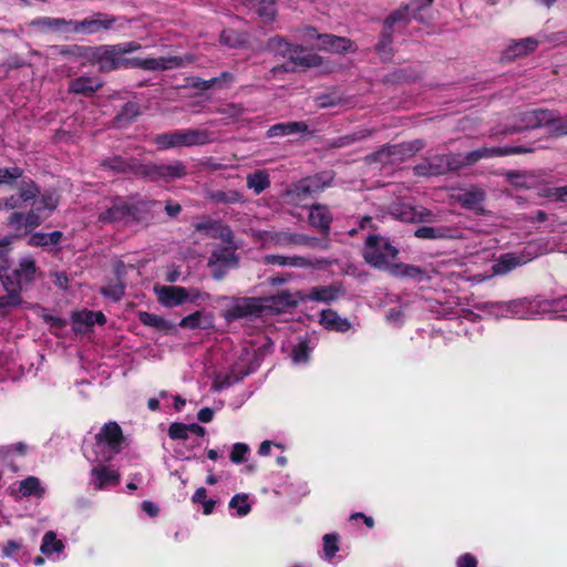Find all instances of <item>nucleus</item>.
<instances>
[{
    "label": "nucleus",
    "mask_w": 567,
    "mask_h": 567,
    "mask_svg": "<svg viewBox=\"0 0 567 567\" xmlns=\"http://www.w3.org/2000/svg\"><path fill=\"white\" fill-rule=\"evenodd\" d=\"M409 10L410 6L401 7L393 11L385 20L394 25L396 23H403V25H405L409 22Z\"/></svg>",
    "instance_id": "774afa93"
},
{
    "label": "nucleus",
    "mask_w": 567,
    "mask_h": 567,
    "mask_svg": "<svg viewBox=\"0 0 567 567\" xmlns=\"http://www.w3.org/2000/svg\"><path fill=\"white\" fill-rule=\"evenodd\" d=\"M38 271L35 258L31 254H25L18 259L14 268L11 265L0 275V282L6 293H11L13 299H18L23 289L35 281Z\"/></svg>",
    "instance_id": "f03ea898"
},
{
    "label": "nucleus",
    "mask_w": 567,
    "mask_h": 567,
    "mask_svg": "<svg viewBox=\"0 0 567 567\" xmlns=\"http://www.w3.org/2000/svg\"><path fill=\"white\" fill-rule=\"evenodd\" d=\"M462 167V154H436L416 164L413 167V173L419 177L441 176L449 172L458 171Z\"/></svg>",
    "instance_id": "423d86ee"
},
{
    "label": "nucleus",
    "mask_w": 567,
    "mask_h": 567,
    "mask_svg": "<svg viewBox=\"0 0 567 567\" xmlns=\"http://www.w3.org/2000/svg\"><path fill=\"white\" fill-rule=\"evenodd\" d=\"M21 182L18 187V197L21 202L28 203L34 200L41 194L40 186L31 178L24 176L20 178Z\"/></svg>",
    "instance_id": "c03bdc74"
},
{
    "label": "nucleus",
    "mask_w": 567,
    "mask_h": 567,
    "mask_svg": "<svg viewBox=\"0 0 567 567\" xmlns=\"http://www.w3.org/2000/svg\"><path fill=\"white\" fill-rule=\"evenodd\" d=\"M292 43L288 42L286 38L281 35H275L267 40L265 50L279 55L281 58H288L292 49Z\"/></svg>",
    "instance_id": "37998d69"
},
{
    "label": "nucleus",
    "mask_w": 567,
    "mask_h": 567,
    "mask_svg": "<svg viewBox=\"0 0 567 567\" xmlns=\"http://www.w3.org/2000/svg\"><path fill=\"white\" fill-rule=\"evenodd\" d=\"M19 238H21V234L7 235L0 238V275L6 272L7 268L12 265V244Z\"/></svg>",
    "instance_id": "58836bf2"
},
{
    "label": "nucleus",
    "mask_w": 567,
    "mask_h": 567,
    "mask_svg": "<svg viewBox=\"0 0 567 567\" xmlns=\"http://www.w3.org/2000/svg\"><path fill=\"white\" fill-rule=\"evenodd\" d=\"M126 284L125 282H118L110 284L107 286H103L100 288V293L111 299L113 302H118L125 295Z\"/></svg>",
    "instance_id": "6e6d98bb"
},
{
    "label": "nucleus",
    "mask_w": 567,
    "mask_h": 567,
    "mask_svg": "<svg viewBox=\"0 0 567 567\" xmlns=\"http://www.w3.org/2000/svg\"><path fill=\"white\" fill-rule=\"evenodd\" d=\"M309 346L307 341H300L293 349H292V360L296 363H303L307 362L309 359Z\"/></svg>",
    "instance_id": "69168bd1"
},
{
    "label": "nucleus",
    "mask_w": 567,
    "mask_h": 567,
    "mask_svg": "<svg viewBox=\"0 0 567 567\" xmlns=\"http://www.w3.org/2000/svg\"><path fill=\"white\" fill-rule=\"evenodd\" d=\"M154 290L158 302L165 308H174L188 300V289L182 286H157Z\"/></svg>",
    "instance_id": "6ab92c4d"
},
{
    "label": "nucleus",
    "mask_w": 567,
    "mask_h": 567,
    "mask_svg": "<svg viewBox=\"0 0 567 567\" xmlns=\"http://www.w3.org/2000/svg\"><path fill=\"white\" fill-rule=\"evenodd\" d=\"M536 257V250L532 245H528L520 251L502 254L492 266V269L495 275H505L516 267L526 265Z\"/></svg>",
    "instance_id": "9d476101"
},
{
    "label": "nucleus",
    "mask_w": 567,
    "mask_h": 567,
    "mask_svg": "<svg viewBox=\"0 0 567 567\" xmlns=\"http://www.w3.org/2000/svg\"><path fill=\"white\" fill-rule=\"evenodd\" d=\"M159 205V202L153 199L127 202V225H150L155 218V207Z\"/></svg>",
    "instance_id": "4468645a"
},
{
    "label": "nucleus",
    "mask_w": 567,
    "mask_h": 567,
    "mask_svg": "<svg viewBox=\"0 0 567 567\" xmlns=\"http://www.w3.org/2000/svg\"><path fill=\"white\" fill-rule=\"evenodd\" d=\"M141 114V107L136 102H127L114 117L116 127H125L131 124Z\"/></svg>",
    "instance_id": "ea45409f"
},
{
    "label": "nucleus",
    "mask_w": 567,
    "mask_h": 567,
    "mask_svg": "<svg viewBox=\"0 0 567 567\" xmlns=\"http://www.w3.org/2000/svg\"><path fill=\"white\" fill-rule=\"evenodd\" d=\"M414 236L427 240L453 239L458 237V229L450 226H422L414 230Z\"/></svg>",
    "instance_id": "b1692460"
},
{
    "label": "nucleus",
    "mask_w": 567,
    "mask_h": 567,
    "mask_svg": "<svg viewBox=\"0 0 567 567\" xmlns=\"http://www.w3.org/2000/svg\"><path fill=\"white\" fill-rule=\"evenodd\" d=\"M229 508L236 511V514L240 517L246 516L251 511L249 497L247 494H236L229 502Z\"/></svg>",
    "instance_id": "4d7b16f0"
},
{
    "label": "nucleus",
    "mask_w": 567,
    "mask_h": 567,
    "mask_svg": "<svg viewBox=\"0 0 567 567\" xmlns=\"http://www.w3.org/2000/svg\"><path fill=\"white\" fill-rule=\"evenodd\" d=\"M301 301L288 290H281L269 297H231L221 317L227 322L240 319H257L262 316L279 313L287 308L296 307Z\"/></svg>",
    "instance_id": "f257e3e1"
},
{
    "label": "nucleus",
    "mask_w": 567,
    "mask_h": 567,
    "mask_svg": "<svg viewBox=\"0 0 567 567\" xmlns=\"http://www.w3.org/2000/svg\"><path fill=\"white\" fill-rule=\"evenodd\" d=\"M399 254L389 238L380 235H369L362 248L364 260L372 267L385 269Z\"/></svg>",
    "instance_id": "39448f33"
},
{
    "label": "nucleus",
    "mask_w": 567,
    "mask_h": 567,
    "mask_svg": "<svg viewBox=\"0 0 567 567\" xmlns=\"http://www.w3.org/2000/svg\"><path fill=\"white\" fill-rule=\"evenodd\" d=\"M64 549V544L62 540L56 538V534L52 530L47 532L43 535L42 544L40 550L43 555L50 556L54 553L60 554Z\"/></svg>",
    "instance_id": "09e8293b"
},
{
    "label": "nucleus",
    "mask_w": 567,
    "mask_h": 567,
    "mask_svg": "<svg viewBox=\"0 0 567 567\" xmlns=\"http://www.w3.org/2000/svg\"><path fill=\"white\" fill-rule=\"evenodd\" d=\"M103 86V82L96 76L82 75L69 82L68 92L91 96Z\"/></svg>",
    "instance_id": "412c9836"
},
{
    "label": "nucleus",
    "mask_w": 567,
    "mask_h": 567,
    "mask_svg": "<svg viewBox=\"0 0 567 567\" xmlns=\"http://www.w3.org/2000/svg\"><path fill=\"white\" fill-rule=\"evenodd\" d=\"M392 43L393 39H384L380 35L379 42L375 45V51L380 55V58L384 61L390 60L392 56Z\"/></svg>",
    "instance_id": "338daca9"
},
{
    "label": "nucleus",
    "mask_w": 567,
    "mask_h": 567,
    "mask_svg": "<svg viewBox=\"0 0 567 567\" xmlns=\"http://www.w3.org/2000/svg\"><path fill=\"white\" fill-rule=\"evenodd\" d=\"M115 22V18H107L106 14L97 12L92 18L82 21H73L72 30L74 32H85L89 34L96 33L101 30L110 29Z\"/></svg>",
    "instance_id": "aec40b11"
},
{
    "label": "nucleus",
    "mask_w": 567,
    "mask_h": 567,
    "mask_svg": "<svg viewBox=\"0 0 567 567\" xmlns=\"http://www.w3.org/2000/svg\"><path fill=\"white\" fill-rule=\"evenodd\" d=\"M97 220L102 224L123 223L127 225V202L116 199L111 207L100 213Z\"/></svg>",
    "instance_id": "a878e982"
},
{
    "label": "nucleus",
    "mask_w": 567,
    "mask_h": 567,
    "mask_svg": "<svg viewBox=\"0 0 567 567\" xmlns=\"http://www.w3.org/2000/svg\"><path fill=\"white\" fill-rule=\"evenodd\" d=\"M249 446L246 443H235L230 452V461L235 464H243L247 461Z\"/></svg>",
    "instance_id": "e2e57ef3"
},
{
    "label": "nucleus",
    "mask_w": 567,
    "mask_h": 567,
    "mask_svg": "<svg viewBox=\"0 0 567 567\" xmlns=\"http://www.w3.org/2000/svg\"><path fill=\"white\" fill-rule=\"evenodd\" d=\"M92 454L85 456L91 462H109L121 453L124 435L121 426L115 421L105 423L95 434Z\"/></svg>",
    "instance_id": "7ed1b4c3"
},
{
    "label": "nucleus",
    "mask_w": 567,
    "mask_h": 567,
    "mask_svg": "<svg viewBox=\"0 0 567 567\" xmlns=\"http://www.w3.org/2000/svg\"><path fill=\"white\" fill-rule=\"evenodd\" d=\"M213 132L206 128H183L156 134L153 144L158 151L205 146L214 142Z\"/></svg>",
    "instance_id": "20e7f679"
},
{
    "label": "nucleus",
    "mask_w": 567,
    "mask_h": 567,
    "mask_svg": "<svg viewBox=\"0 0 567 567\" xmlns=\"http://www.w3.org/2000/svg\"><path fill=\"white\" fill-rule=\"evenodd\" d=\"M143 164L135 157L112 155L101 159L99 166L114 175H134L142 178Z\"/></svg>",
    "instance_id": "9b49d317"
},
{
    "label": "nucleus",
    "mask_w": 567,
    "mask_h": 567,
    "mask_svg": "<svg viewBox=\"0 0 567 567\" xmlns=\"http://www.w3.org/2000/svg\"><path fill=\"white\" fill-rule=\"evenodd\" d=\"M237 264L235 248L225 246L214 249L208 259V267L212 268V276L216 280L223 279L228 269L236 267Z\"/></svg>",
    "instance_id": "f8f14e48"
},
{
    "label": "nucleus",
    "mask_w": 567,
    "mask_h": 567,
    "mask_svg": "<svg viewBox=\"0 0 567 567\" xmlns=\"http://www.w3.org/2000/svg\"><path fill=\"white\" fill-rule=\"evenodd\" d=\"M130 68H136L147 71H165L183 65V59L179 56H161V58H132L130 59Z\"/></svg>",
    "instance_id": "a211bd4d"
},
{
    "label": "nucleus",
    "mask_w": 567,
    "mask_h": 567,
    "mask_svg": "<svg viewBox=\"0 0 567 567\" xmlns=\"http://www.w3.org/2000/svg\"><path fill=\"white\" fill-rule=\"evenodd\" d=\"M216 113L225 115L227 118L236 120L245 113V109L238 103H227L217 107Z\"/></svg>",
    "instance_id": "052dcab7"
},
{
    "label": "nucleus",
    "mask_w": 567,
    "mask_h": 567,
    "mask_svg": "<svg viewBox=\"0 0 567 567\" xmlns=\"http://www.w3.org/2000/svg\"><path fill=\"white\" fill-rule=\"evenodd\" d=\"M303 181L308 185L312 195L322 192L324 188H327L331 184L330 181H324L322 175H319V174L305 177Z\"/></svg>",
    "instance_id": "680f3d73"
},
{
    "label": "nucleus",
    "mask_w": 567,
    "mask_h": 567,
    "mask_svg": "<svg viewBox=\"0 0 567 567\" xmlns=\"http://www.w3.org/2000/svg\"><path fill=\"white\" fill-rule=\"evenodd\" d=\"M188 174L183 161L175 159L171 163H144L142 178L152 183H171L184 178Z\"/></svg>",
    "instance_id": "0eeeda50"
},
{
    "label": "nucleus",
    "mask_w": 567,
    "mask_h": 567,
    "mask_svg": "<svg viewBox=\"0 0 567 567\" xmlns=\"http://www.w3.org/2000/svg\"><path fill=\"white\" fill-rule=\"evenodd\" d=\"M43 223V216L30 209L27 213L13 212L7 219V226L14 230V234H21V237L31 233Z\"/></svg>",
    "instance_id": "2eb2a0df"
},
{
    "label": "nucleus",
    "mask_w": 567,
    "mask_h": 567,
    "mask_svg": "<svg viewBox=\"0 0 567 567\" xmlns=\"http://www.w3.org/2000/svg\"><path fill=\"white\" fill-rule=\"evenodd\" d=\"M485 198L486 193L483 189L473 187L460 194L457 196V202L463 208L483 210Z\"/></svg>",
    "instance_id": "bb28decb"
},
{
    "label": "nucleus",
    "mask_w": 567,
    "mask_h": 567,
    "mask_svg": "<svg viewBox=\"0 0 567 567\" xmlns=\"http://www.w3.org/2000/svg\"><path fill=\"white\" fill-rule=\"evenodd\" d=\"M19 492L22 496L42 497L44 488L41 486L40 480L35 476H29L20 482Z\"/></svg>",
    "instance_id": "603ef678"
},
{
    "label": "nucleus",
    "mask_w": 567,
    "mask_h": 567,
    "mask_svg": "<svg viewBox=\"0 0 567 567\" xmlns=\"http://www.w3.org/2000/svg\"><path fill=\"white\" fill-rule=\"evenodd\" d=\"M289 61L279 68H274L272 71L296 72L299 69L306 70L310 68H318L323 64L322 58L309 52L306 48L299 44H293L288 56Z\"/></svg>",
    "instance_id": "1a4fd4ad"
},
{
    "label": "nucleus",
    "mask_w": 567,
    "mask_h": 567,
    "mask_svg": "<svg viewBox=\"0 0 567 567\" xmlns=\"http://www.w3.org/2000/svg\"><path fill=\"white\" fill-rule=\"evenodd\" d=\"M555 112L543 109H535L519 113L516 131L548 127L553 133Z\"/></svg>",
    "instance_id": "ddd939ff"
},
{
    "label": "nucleus",
    "mask_w": 567,
    "mask_h": 567,
    "mask_svg": "<svg viewBox=\"0 0 567 567\" xmlns=\"http://www.w3.org/2000/svg\"><path fill=\"white\" fill-rule=\"evenodd\" d=\"M38 199H34L33 210L48 218L59 206L60 196L54 189H45Z\"/></svg>",
    "instance_id": "393cba45"
},
{
    "label": "nucleus",
    "mask_w": 567,
    "mask_h": 567,
    "mask_svg": "<svg viewBox=\"0 0 567 567\" xmlns=\"http://www.w3.org/2000/svg\"><path fill=\"white\" fill-rule=\"evenodd\" d=\"M264 264L277 265V266H290L297 268L310 267L312 264L309 259L301 256H282L276 254H269L264 257Z\"/></svg>",
    "instance_id": "473e14b6"
},
{
    "label": "nucleus",
    "mask_w": 567,
    "mask_h": 567,
    "mask_svg": "<svg viewBox=\"0 0 567 567\" xmlns=\"http://www.w3.org/2000/svg\"><path fill=\"white\" fill-rule=\"evenodd\" d=\"M76 322L84 323L87 327L94 324L103 326L106 322V317L102 311L84 310L74 316Z\"/></svg>",
    "instance_id": "5fc2aeb1"
},
{
    "label": "nucleus",
    "mask_w": 567,
    "mask_h": 567,
    "mask_svg": "<svg viewBox=\"0 0 567 567\" xmlns=\"http://www.w3.org/2000/svg\"><path fill=\"white\" fill-rule=\"evenodd\" d=\"M533 148H525L523 146L515 147H481L471 152H467L465 155H462L463 167L466 165H472L478 162L481 158L487 157H498L505 156L509 154H523L527 152H532Z\"/></svg>",
    "instance_id": "dca6fc26"
},
{
    "label": "nucleus",
    "mask_w": 567,
    "mask_h": 567,
    "mask_svg": "<svg viewBox=\"0 0 567 567\" xmlns=\"http://www.w3.org/2000/svg\"><path fill=\"white\" fill-rule=\"evenodd\" d=\"M63 237L64 235L60 230H54L51 233L37 231L29 237L28 245L31 247H42L48 249L49 247L59 246Z\"/></svg>",
    "instance_id": "cd10ccee"
},
{
    "label": "nucleus",
    "mask_w": 567,
    "mask_h": 567,
    "mask_svg": "<svg viewBox=\"0 0 567 567\" xmlns=\"http://www.w3.org/2000/svg\"><path fill=\"white\" fill-rule=\"evenodd\" d=\"M308 131V125L305 122H287L277 123L270 126L267 131L268 137L287 136L297 133H305Z\"/></svg>",
    "instance_id": "f704fd0d"
},
{
    "label": "nucleus",
    "mask_w": 567,
    "mask_h": 567,
    "mask_svg": "<svg viewBox=\"0 0 567 567\" xmlns=\"http://www.w3.org/2000/svg\"><path fill=\"white\" fill-rule=\"evenodd\" d=\"M390 272L400 278H417V277H424L425 270L421 267L414 266V265H408V264H395L392 266H389Z\"/></svg>",
    "instance_id": "3c124183"
},
{
    "label": "nucleus",
    "mask_w": 567,
    "mask_h": 567,
    "mask_svg": "<svg viewBox=\"0 0 567 567\" xmlns=\"http://www.w3.org/2000/svg\"><path fill=\"white\" fill-rule=\"evenodd\" d=\"M269 240L272 245L280 248H290L300 246V233L276 231L270 235Z\"/></svg>",
    "instance_id": "a18cd8bd"
},
{
    "label": "nucleus",
    "mask_w": 567,
    "mask_h": 567,
    "mask_svg": "<svg viewBox=\"0 0 567 567\" xmlns=\"http://www.w3.org/2000/svg\"><path fill=\"white\" fill-rule=\"evenodd\" d=\"M537 300L538 297L514 300L507 305V310L520 318H532L535 315H539L536 307Z\"/></svg>",
    "instance_id": "c756f323"
},
{
    "label": "nucleus",
    "mask_w": 567,
    "mask_h": 567,
    "mask_svg": "<svg viewBox=\"0 0 567 567\" xmlns=\"http://www.w3.org/2000/svg\"><path fill=\"white\" fill-rule=\"evenodd\" d=\"M206 197L214 204L233 205L244 203V195L236 189H216L207 192Z\"/></svg>",
    "instance_id": "e433bc0d"
},
{
    "label": "nucleus",
    "mask_w": 567,
    "mask_h": 567,
    "mask_svg": "<svg viewBox=\"0 0 567 567\" xmlns=\"http://www.w3.org/2000/svg\"><path fill=\"white\" fill-rule=\"evenodd\" d=\"M256 13L262 23H272L277 14L276 0H258L256 4Z\"/></svg>",
    "instance_id": "de8ad7c7"
},
{
    "label": "nucleus",
    "mask_w": 567,
    "mask_h": 567,
    "mask_svg": "<svg viewBox=\"0 0 567 567\" xmlns=\"http://www.w3.org/2000/svg\"><path fill=\"white\" fill-rule=\"evenodd\" d=\"M58 54L69 59H82L83 63H89L91 45L64 44L55 47Z\"/></svg>",
    "instance_id": "4c0bfd02"
},
{
    "label": "nucleus",
    "mask_w": 567,
    "mask_h": 567,
    "mask_svg": "<svg viewBox=\"0 0 567 567\" xmlns=\"http://www.w3.org/2000/svg\"><path fill=\"white\" fill-rule=\"evenodd\" d=\"M92 483L95 489H103L120 483V473L106 465H97L91 470Z\"/></svg>",
    "instance_id": "5701e85b"
},
{
    "label": "nucleus",
    "mask_w": 567,
    "mask_h": 567,
    "mask_svg": "<svg viewBox=\"0 0 567 567\" xmlns=\"http://www.w3.org/2000/svg\"><path fill=\"white\" fill-rule=\"evenodd\" d=\"M537 47L538 41L534 38L516 40L513 41V43L507 47V49L505 50V55L508 59H516L519 56L527 55L530 52H534Z\"/></svg>",
    "instance_id": "7c9ffc66"
},
{
    "label": "nucleus",
    "mask_w": 567,
    "mask_h": 567,
    "mask_svg": "<svg viewBox=\"0 0 567 567\" xmlns=\"http://www.w3.org/2000/svg\"><path fill=\"white\" fill-rule=\"evenodd\" d=\"M214 227H218L219 228V237L220 239H223L224 241L230 244L233 243V239H234V235H233V231L231 229L228 227V226H223L218 223H206V224H198L197 225V229L198 230H204V229H207V228H214Z\"/></svg>",
    "instance_id": "0e129e2a"
},
{
    "label": "nucleus",
    "mask_w": 567,
    "mask_h": 567,
    "mask_svg": "<svg viewBox=\"0 0 567 567\" xmlns=\"http://www.w3.org/2000/svg\"><path fill=\"white\" fill-rule=\"evenodd\" d=\"M332 219V214L328 206L323 204H313L310 206L309 223L323 235H329Z\"/></svg>",
    "instance_id": "4be33fe9"
},
{
    "label": "nucleus",
    "mask_w": 567,
    "mask_h": 567,
    "mask_svg": "<svg viewBox=\"0 0 567 567\" xmlns=\"http://www.w3.org/2000/svg\"><path fill=\"white\" fill-rule=\"evenodd\" d=\"M340 536L337 533H329L322 537L321 557L328 561H332L339 551Z\"/></svg>",
    "instance_id": "8fccbe9b"
},
{
    "label": "nucleus",
    "mask_w": 567,
    "mask_h": 567,
    "mask_svg": "<svg viewBox=\"0 0 567 567\" xmlns=\"http://www.w3.org/2000/svg\"><path fill=\"white\" fill-rule=\"evenodd\" d=\"M318 39L321 40L322 49L334 52V53H343L351 49L352 41L344 37H338L333 34H323L318 35Z\"/></svg>",
    "instance_id": "c9c22d12"
},
{
    "label": "nucleus",
    "mask_w": 567,
    "mask_h": 567,
    "mask_svg": "<svg viewBox=\"0 0 567 567\" xmlns=\"http://www.w3.org/2000/svg\"><path fill=\"white\" fill-rule=\"evenodd\" d=\"M320 322L330 330L346 332L351 328L348 319L341 318L333 309H324L320 312Z\"/></svg>",
    "instance_id": "c85d7f7f"
},
{
    "label": "nucleus",
    "mask_w": 567,
    "mask_h": 567,
    "mask_svg": "<svg viewBox=\"0 0 567 567\" xmlns=\"http://www.w3.org/2000/svg\"><path fill=\"white\" fill-rule=\"evenodd\" d=\"M247 186L252 189L256 195L261 194L270 186L269 174L266 171H256L248 174Z\"/></svg>",
    "instance_id": "49530a36"
},
{
    "label": "nucleus",
    "mask_w": 567,
    "mask_h": 567,
    "mask_svg": "<svg viewBox=\"0 0 567 567\" xmlns=\"http://www.w3.org/2000/svg\"><path fill=\"white\" fill-rule=\"evenodd\" d=\"M137 318L141 323H143L146 327H151L157 331H169L174 328V324L163 317L151 313L147 311H140L137 313Z\"/></svg>",
    "instance_id": "79ce46f5"
},
{
    "label": "nucleus",
    "mask_w": 567,
    "mask_h": 567,
    "mask_svg": "<svg viewBox=\"0 0 567 567\" xmlns=\"http://www.w3.org/2000/svg\"><path fill=\"white\" fill-rule=\"evenodd\" d=\"M371 135H372V131H369V130L357 131L351 134L342 135L337 138H333L330 142V146L336 147V148L346 147L355 142H359L367 137H370Z\"/></svg>",
    "instance_id": "864d4df0"
},
{
    "label": "nucleus",
    "mask_w": 567,
    "mask_h": 567,
    "mask_svg": "<svg viewBox=\"0 0 567 567\" xmlns=\"http://www.w3.org/2000/svg\"><path fill=\"white\" fill-rule=\"evenodd\" d=\"M130 59L122 58L116 44H102L91 47L90 64H96L99 71L109 73L121 68H130Z\"/></svg>",
    "instance_id": "6e6552de"
},
{
    "label": "nucleus",
    "mask_w": 567,
    "mask_h": 567,
    "mask_svg": "<svg viewBox=\"0 0 567 567\" xmlns=\"http://www.w3.org/2000/svg\"><path fill=\"white\" fill-rule=\"evenodd\" d=\"M24 171L19 166L2 167L0 168V185H14L16 182L22 178Z\"/></svg>",
    "instance_id": "13d9d810"
},
{
    "label": "nucleus",
    "mask_w": 567,
    "mask_h": 567,
    "mask_svg": "<svg viewBox=\"0 0 567 567\" xmlns=\"http://www.w3.org/2000/svg\"><path fill=\"white\" fill-rule=\"evenodd\" d=\"M402 147L400 145H384L379 151L365 157L367 163H381L383 165L393 164L392 157L402 158Z\"/></svg>",
    "instance_id": "2f4dec72"
},
{
    "label": "nucleus",
    "mask_w": 567,
    "mask_h": 567,
    "mask_svg": "<svg viewBox=\"0 0 567 567\" xmlns=\"http://www.w3.org/2000/svg\"><path fill=\"white\" fill-rule=\"evenodd\" d=\"M537 311L540 315H559L567 312V295L554 299L537 300Z\"/></svg>",
    "instance_id": "72a5a7b5"
},
{
    "label": "nucleus",
    "mask_w": 567,
    "mask_h": 567,
    "mask_svg": "<svg viewBox=\"0 0 567 567\" xmlns=\"http://www.w3.org/2000/svg\"><path fill=\"white\" fill-rule=\"evenodd\" d=\"M346 293L342 285L333 284L328 286H316L310 289L308 293H303L301 291L297 292V296L301 301H316V302H324L330 303L334 300H338Z\"/></svg>",
    "instance_id": "f3484780"
},
{
    "label": "nucleus",
    "mask_w": 567,
    "mask_h": 567,
    "mask_svg": "<svg viewBox=\"0 0 567 567\" xmlns=\"http://www.w3.org/2000/svg\"><path fill=\"white\" fill-rule=\"evenodd\" d=\"M178 326L183 329H207L212 326V318L205 315V311L198 310L184 317Z\"/></svg>",
    "instance_id": "a19ab883"
},
{
    "label": "nucleus",
    "mask_w": 567,
    "mask_h": 567,
    "mask_svg": "<svg viewBox=\"0 0 567 567\" xmlns=\"http://www.w3.org/2000/svg\"><path fill=\"white\" fill-rule=\"evenodd\" d=\"M311 195L312 194L303 178L292 184L291 187L287 190V196L293 202L303 200Z\"/></svg>",
    "instance_id": "bf43d9fd"
}]
</instances>
